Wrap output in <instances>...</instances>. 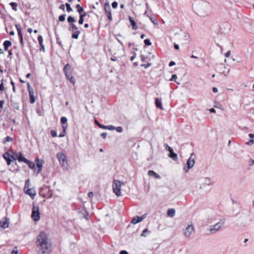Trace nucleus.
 I'll return each instance as SVG.
<instances>
[{"label": "nucleus", "mask_w": 254, "mask_h": 254, "mask_svg": "<svg viewBox=\"0 0 254 254\" xmlns=\"http://www.w3.org/2000/svg\"><path fill=\"white\" fill-rule=\"evenodd\" d=\"M36 243L39 254H50L51 245L47 233L41 232L37 237Z\"/></svg>", "instance_id": "obj_1"}, {"label": "nucleus", "mask_w": 254, "mask_h": 254, "mask_svg": "<svg viewBox=\"0 0 254 254\" xmlns=\"http://www.w3.org/2000/svg\"><path fill=\"white\" fill-rule=\"evenodd\" d=\"M210 8V4L206 1L197 0L193 3V9L194 12L202 17L209 15Z\"/></svg>", "instance_id": "obj_2"}, {"label": "nucleus", "mask_w": 254, "mask_h": 254, "mask_svg": "<svg viewBox=\"0 0 254 254\" xmlns=\"http://www.w3.org/2000/svg\"><path fill=\"white\" fill-rule=\"evenodd\" d=\"M253 221V216L249 212L243 213L240 214L236 225L239 227H248Z\"/></svg>", "instance_id": "obj_3"}, {"label": "nucleus", "mask_w": 254, "mask_h": 254, "mask_svg": "<svg viewBox=\"0 0 254 254\" xmlns=\"http://www.w3.org/2000/svg\"><path fill=\"white\" fill-rule=\"evenodd\" d=\"M125 184L124 182H121L118 180L113 181L112 185L113 190L117 196L121 195V186Z\"/></svg>", "instance_id": "obj_4"}, {"label": "nucleus", "mask_w": 254, "mask_h": 254, "mask_svg": "<svg viewBox=\"0 0 254 254\" xmlns=\"http://www.w3.org/2000/svg\"><path fill=\"white\" fill-rule=\"evenodd\" d=\"M194 233V227L192 222L188 223L187 226L184 229V235L185 238L189 239L191 236Z\"/></svg>", "instance_id": "obj_5"}, {"label": "nucleus", "mask_w": 254, "mask_h": 254, "mask_svg": "<svg viewBox=\"0 0 254 254\" xmlns=\"http://www.w3.org/2000/svg\"><path fill=\"white\" fill-rule=\"evenodd\" d=\"M225 224L224 220H220L218 222L210 226L209 231L211 234H214L223 228Z\"/></svg>", "instance_id": "obj_6"}, {"label": "nucleus", "mask_w": 254, "mask_h": 254, "mask_svg": "<svg viewBox=\"0 0 254 254\" xmlns=\"http://www.w3.org/2000/svg\"><path fill=\"white\" fill-rule=\"evenodd\" d=\"M57 157L61 165L66 168L67 166V161L65 155L63 153L60 152L57 154Z\"/></svg>", "instance_id": "obj_7"}, {"label": "nucleus", "mask_w": 254, "mask_h": 254, "mask_svg": "<svg viewBox=\"0 0 254 254\" xmlns=\"http://www.w3.org/2000/svg\"><path fill=\"white\" fill-rule=\"evenodd\" d=\"M200 189L204 188L206 186H211L213 185L214 184L213 181L212 180V179L208 177H206L201 179L200 180Z\"/></svg>", "instance_id": "obj_8"}, {"label": "nucleus", "mask_w": 254, "mask_h": 254, "mask_svg": "<svg viewBox=\"0 0 254 254\" xmlns=\"http://www.w3.org/2000/svg\"><path fill=\"white\" fill-rule=\"evenodd\" d=\"M69 65L68 64H66L64 68V71L67 77V78L69 80V81L74 84L75 82V80L73 79L71 73L69 69Z\"/></svg>", "instance_id": "obj_9"}, {"label": "nucleus", "mask_w": 254, "mask_h": 254, "mask_svg": "<svg viewBox=\"0 0 254 254\" xmlns=\"http://www.w3.org/2000/svg\"><path fill=\"white\" fill-rule=\"evenodd\" d=\"M32 218L35 221H38L40 219V213L38 206L33 205L32 212L31 215Z\"/></svg>", "instance_id": "obj_10"}, {"label": "nucleus", "mask_w": 254, "mask_h": 254, "mask_svg": "<svg viewBox=\"0 0 254 254\" xmlns=\"http://www.w3.org/2000/svg\"><path fill=\"white\" fill-rule=\"evenodd\" d=\"M194 160L190 157L187 161L186 166L184 168L185 172H188L190 169L193 167L194 165Z\"/></svg>", "instance_id": "obj_11"}, {"label": "nucleus", "mask_w": 254, "mask_h": 254, "mask_svg": "<svg viewBox=\"0 0 254 254\" xmlns=\"http://www.w3.org/2000/svg\"><path fill=\"white\" fill-rule=\"evenodd\" d=\"M113 53L118 58H120L124 55V50L123 47L119 48L118 50L116 51V49H113Z\"/></svg>", "instance_id": "obj_12"}, {"label": "nucleus", "mask_w": 254, "mask_h": 254, "mask_svg": "<svg viewBox=\"0 0 254 254\" xmlns=\"http://www.w3.org/2000/svg\"><path fill=\"white\" fill-rule=\"evenodd\" d=\"M146 217V215L144 214L141 217L136 216L132 218L131 223L133 224H136L142 221Z\"/></svg>", "instance_id": "obj_13"}, {"label": "nucleus", "mask_w": 254, "mask_h": 254, "mask_svg": "<svg viewBox=\"0 0 254 254\" xmlns=\"http://www.w3.org/2000/svg\"><path fill=\"white\" fill-rule=\"evenodd\" d=\"M9 224V220L6 218H3L0 221V227L5 229L8 227Z\"/></svg>", "instance_id": "obj_14"}, {"label": "nucleus", "mask_w": 254, "mask_h": 254, "mask_svg": "<svg viewBox=\"0 0 254 254\" xmlns=\"http://www.w3.org/2000/svg\"><path fill=\"white\" fill-rule=\"evenodd\" d=\"M169 151V154H168V156L172 158L174 161H177L178 159V155L174 152L173 149Z\"/></svg>", "instance_id": "obj_15"}, {"label": "nucleus", "mask_w": 254, "mask_h": 254, "mask_svg": "<svg viewBox=\"0 0 254 254\" xmlns=\"http://www.w3.org/2000/svg\"><path fill=\"white\" fill-rule=\"evenodd\" d=\"M11 156L10 155V154L7 153L5 152L3 155V157L4 158V159L6 161L7 164L8 165H9L11 162Z\"/></svg>", "instance_id": "obj_16"}, {"label": "nucleus", "mask_w": 254, "mask_h": 254, "mask_svg": "<svg viewBox=\"0 0 254 254\" xmlns=\"http://www.w3.org/2000/svg\"><path fill=\"white\" fill-rule=\"evenodd\" d=\"M105 9L106 12L107 14V16H108L109 19L110 21L112 20V13H111V7H110V5L109 4H108L107 7H106L105 6Z\"/></svg>", "instance_id": "obj_17"}, {"label": "nucleus", "mask_w": 254, "mask_h": 254, "mask_svg": "<svg viewBox=\"0 0 254 254\" xmlns=\"http://www.w3.org/2000/svg\"><path fill=\"white\" fill-rule=\"evenodd\" d=\"M26 194L29 195L32 198L34 197L36 195V191L32 189H28L25 190Z\"/></svg>", "instance_id": "obj_18"}, {"label": "nucleus", "mask_w": 254, "mask_h": 254, "mask_svg": "<svg viewBox=\"0 0 254 254\" xmlns=\"http://www.w3.org/2000/svg\"><path fill=\"white\" fill-rule=\"evenodd\" d=\"M128 19H129V22H130L132 28L134 30H136L137 29V26L136 25V22H135V21L133 20V19L131 16H129Z\"/></svg>", "instance_id": "obj_19"}, {"label": "nucleus", "mask_w": 254, "mask_h": 254, "mask_svg": "<svg viewBox=\"0 0 254 254\" xmlns=\"http://www.w3.org/2000/svg\"><path fill=\"white\" fill-rule=\"evenodd\" d=\"M155 105L157 108L160 109L162 110H163V107L162 105V101L160 99L156 98L155 99Z\"/></svg>", "instance_id": "obj_20"}, {"label": "nucleus", "mask_w": 254, "mask_h": 254, "mask_svg": "<svg viewBox=\"0 0 254 254\" xmlns=\"http://www.w3.org/2000/svg\"><path fill=\"white\" fill-rule=\"evenodd\" d=\"M29 97H30V103L31 104H33L35 102V98L34 97V94L33 90L30 91Z\"/></svg>", "instance_id": "obj_21"}, {"label": "nucleus", "mask_w": 254, "mask_h": 254, "mask_svg": "<svg viewBox=\"0 0 254 254\" xmlns=\"http://www.w3.org/2000/svg\"><path fill=\"white\" fill-rule=\"evenodd\" d=\"M148 175L150 176H153L156 179H160V176L157 173H156L154 171L149 170L148 172Z\"/></svg>", "instance_id": "obj_22"}, {"label": "nucleus", "mask_w": 254, "mask_h": 254, "mask_svg": "<svg viewBox=\"0 0 254 254\" xmlns=\"http://www.w3.org/2000/svg\"><path fill=\"white\" fill-rule=\"evenodd\" d=\"M176 211L174 209H169L167 211V215L170 217H173L175 215Z\"/></svg>", "instance_id": "obj_23"}, {"label": "nucleus", "mask_w": 254, "mask_h": 254, "mask_svg": "<svg viewBox=\"0 0 254 254\" xmlns=\"http://www.w3.org/2000/svg\"><path fill=\"white\" fill-rule=\"evenodd\" d=\"M16 159L18 160L19 162H23L24 163L28 162V160L25 157H23L21 153H19V156H17Z\"/></svg>", "instance_id": "obj_24"}, {"label": "nucleus", "mask_w": 254, "mask_h": 254, "mask_svg": "<svg viewBox=\"0 0 254 254\" xmlns=\"http://www.w3.org/2000/svg\"><path fill=\"white\" fill-rule=\"evenodd\" d=\"M11 43L8 40L5 41L3 43V46L5 51H7L8 50V47L11 46Z\"/></svg>", "instance_id": "obj_25"}, {"label": "nucleus", "mask_w": 254, "mask_h": 254, "mask_svg": "<svg viewBox=\"0 0 254 254\" xmlns=\"http://www.w3.org/2000/svg\"><path fill=\"white\" fill-rule=\"evenodd\" d=\"M36 161L38 162L37 163V167L38 168V171L37 172V173L38 174L42 170V163L39 162V159L38 158H36Z\"/></svg>", "instance_id": "obj_26"}, {"label": "nucleus", "mask_w": 254, "mask_h": 254, "mask_svg": "<svg viewBox=\"0 0 254 254\" xmlns=\"http://www.w3.org/2000/svg\"><path fill=\"white\" fill-rule=\"evenodd\" d=\"M80 33V31H78V30H76L75 32H73V33L72 34V38L77 39L78 38V36Z\"/></svg>", "instance_id": "obj_27"}, {"label": "nucleus", "mask_w": 254, "mask_h": 254, "mask_svg": "<svg viewBox=\"0 0 254 254\" xmlns=\"http://www.w3.org/2000/svg\"><path fill=\"white\" fill-rule=\"evenodd\" d=\"M15 27L17 29L18 34L19 36L21 37L22 30H21V26L19 24H16V25H15Z\"/></svg>", "instance_id": "obj_28"}, {"label": "nucleus", "mask_w": 254, "mask_h": 254, "mask_svg": "<svg viewBox=\"0 0 254 254\" xmlns=\"http://www.w3.org/2000/svg\"><path fill=\"white\" fill-rule=\"evenodd\" d=\"M78 29L77 27L74 24H71L70 26L69 27L68 30L72 32H73L74 30H77Z\"/></svg>", "instance_id": "obj_29"}, {"label": "nucleus", "mask_w": 254, "mask_h": 254, "mask_svg": "<svg viewBox=\"0 0 254 254\" xmlns=\"http://www.w3.org/2000/svg\"><path fill=\"white\" fill-rule=\"evenodd\" d=\"M25 163L28 165L29 167L30 168L33 169H36L35 164L33 162H32L28 160V162H26Z\"/></svg>", "instance_id": "obj_30"}, {"label": "nucleus", "mask_w": 254, "mask_h": 254, "mask_svg": "<svg viewBox=\"0 0 254 254\" xmlns=\"http://www.w3.org/2000/svg\"><path fill=\"white\" fill-rule=\"evenodd\" d=\"M76 8L77 9V11L79 13H81L83 11V8L82 7H81L79 4H77L76 5Z\"/></svg>", "instance_id": "obj_31"}, {"label": "nucleus", "mask_w": 254, "mask_h": 254, "mask_svg": "<svg viewBox=\"0 0 254 254\" xmlns=\"http://www.w3.org/2000/svg\"><path fill=\"white\" fill-rule=\"evenodd\" d=\"M10 5H11V7H12L13 10H14V11H16L17 10V4L16 3L14 2H12L10 3Z\"/></svg>", "instance_id": "obj_32"}, {"label": "nucleus", "mask_w": 254, "mask_h": 254, "mask_svg": "<svg viewBox=\"0 0 254 254\" xmlns=\"http://www.w3.org/2000/svg\"><path fill=\"white\" fill-rule=\"evenodd\" d=\"M82 211H83V212H82V213L83 215V217L86 220H89V215H88V213L84 210H83Z\"/></svg>", "instance_id": "obj_33"}, {"label": "nucleus", "mask_w": 254, "mask_h": 254, "mask_svg": "<svg viewBox=\"0 0 254 254\" xmlns=\"http://www.w3.org/2000/svg\"><path fill=\"white\" fill-rule=\"evenodd\" d=\"M177 78V76L176 74H173L172 76V78L171 79V81H174L176 82V83L177 84H178V85H180V83L178 81H176V79Z\"/></svg>", "instance_id": "obj_34"}, {"label": "nucleus", "mask_w": 254, "mask_h": 254, "mask_svg": "<svg viewBox=\"0 0 254 254\" xmlns=\"http://www.w3.org/2000/svg\"><path fill=\"white\" fill-rule=\"evenodd\" d=\"M38 40L40 45V47H43V37L42 36L39 35L38 37Z\"/></svg>", "instance_id": "obj_35"}, {"label": "nucleus", "mask_w": 254, "mask_h": 254, "mask_svg": "<svg viewBox=\"0 0 254 254\" xmlns=\"http://www.w3.org/2000/svg\"><path fill=\"white\" fill-rule=\"evenodd\" d=\"M65 6H66V10L69 12H71L72 11V8L71 7L70 4L68 3H65Z\"/></svg>", "instance_id": "obj_36"}, {"label": "nucleus", "mask_w": 254, "mask_h": 254, "mask_svg": "<svg viewBox=\"0 0 254 254\" xmlns=\"http://www.w3.org/2000/svg\"><path fill=\"white\" fill-rule=\"evenodd\" d=\"M67 118L64 117H63L61 118V122L63 125L65 124L67 122Z\"/></svg>", "instance_id": "obj_37"}, {"label": "nucleus", "mask_w": 254, "mask_h": 254, "mask_svg": "<svg viewBox=\"0 0 254 254\" xmlns=\"http://www.w3.org/2000/svg\"><path fill=\"white\" fill-rule=\"evenodd\" d=\"M65 14H63L59 16V19L60 21H64L65 20Z\"/></svg>", "instance_id": "obj_38"}, {"label": "nucleus", "mask_w": 254, "mask_h": 254, "mask_svg": "<svg viewBox=\"0 0 254 254\" xmlns=\"http://www.w3.org/2000/svg\"><path fill=\"white\" fill-rule=\"evenodd\" d=\"M18 156H19V153H17L16 152H14L13 153V155L11 157L12 159H13V160H16V158Z\"/></svg>", "instance_id": "obj_39"}, {"label": "nucleus", "mask_w": 254, "mask_h": 254, "mask_svg": "<svg viewBox=\"0 0 254 254\" xmlns=\"http://www.w3.org/2000/svg\"><path fill=\"white\" fill-rule=\"evenodd\" d=\"M67 21L69 23L74 22L75 21V19L73 17L69 16L67 18Z\"/></svg>", "instance_id": "obj_40"}, {"label": "nucleus", "mask_w": 254, "mask_h": 254, "mask_svg": "<svg viewBox=\"0 0 254 254\" xmlns=\"http://www.w3.org/2000/svg\"><path fill=\"white\" fill-rule=\"evenodd\" d=\"M144 42L146 45L150 46L151 45V42L149 39H145Z\"/></svg>", "instance_id": "obj_41"}, {"label": "nucleus", "mask_w": 254, "mask_h": 254, "mask_svg": "<svg viewBox=\"0 0 254 254\" xmlns=\"http://www.w3.org/2000/svg\"><path fill=\"white\" fill-rule=\"evenodd\" d=\"M106 129L113 130L115 129V127L113 126H106Z\"/></svg>", "instance_id": "obj_42"}, {"label": "nucleus", "mask_w": 254, "mask_h": 254, "mask_svg": "<svg viewBox=\"0 0 254 254\" xmlns=\"http://www.w3.org/2000/svg\"><path fill=\"white\" fill-rule=\"evenodd\" d=\"M254 139H251L248 142H247L246 143V144L248 145L251 146V145H253L254 144Z\"/></svg>", "instance_id": "obj_43"}, {"label": "nucleus", "mask_w": 254, "mask_h": 254, "mask_svg": "<svg viewBox=\"0 0 254 254\" xmlns=\"http://www.w3.org/2000/svg\"><path fill=\"white\" fill-rule=\"evenodd\" d=\"M51 135L54 137H56L57 136V132L54 130H52L51 131Z\"/></svg>", "instance_id": "obj_44"}, {"label": "nucleus", "mask_w": 254, "mask_h": 254, "mask_svg": "<svg viewBox=\"0 0 254 254\" xmlns=\"http://www.w3.org/2000/svg\"><path fill=\"white\" fill-rule=\"evenodd\" d=\"M118 3L116 1H114L112 3V7L114 8H116L117 7H118Z\"/></svg>", "instance_id": "obj_45"}, {"label": "nucleus", "mask_w": 254, "mask_h": 254, "mask_svg": "<svg viewBox=\"0 0 254 254\" xmlns=\"http://www.w3.org/2000/svg\"><path fill=\"white\" fill-rule=\"evenodd\" d=\"M83 20H83V16H80L78 23L80 24H82L83 23Z\"/></svg>", "instance_id": "obj_46"}, {"label": "nucleus", "mask_w": 254, "mask_h": 254, "mask_svg": "<svg viewBox=\"0 0 254 254\" xmlns=\"http://www.w3.org/2000/svg\"><path fill=\"white\" fill-rule=\"evenodd\" d=\"M147 232H148V229H144V230L142 231V234H141V236H143V237H145V236H146L145 233H147Z\"/></svg>", "instance_id": "obj_47"}, {"label": "nucleus", "mask_w": 254, "mask_h": 254, "mask_svg": "<svg viewBox=\"0 0 254 254\" xmlns=\"http://www.w3.org/2000/svg\"><path fill=\"white\" fill-rule=\"evenodd\" d=\"M12 138L9 136H7L5 138V141L4 142H9V141H11L12 140Z\"/></svg>", "instance_id": "obj_48"}, {"label": "nucleus", "mask_w": 254, "mask_h": 254, "mask_svg": "<svg viewBox=\"0 0 254 254\" xmlns=\"http://www.w3.org/2000/svg\"><path fill=\"white\" fill-rule=\"evenodd\" d=\"M115 129L119 132H121L123 130L122 127H115Z\"/></svg>", "instance_id": "obj_49"}, {"label": "nucleus", "mask_w": 254, "mask_h": 254, "mask_svg": "<svg viewBox=\"0 0 254 254\" xmlns=\"http://www.w3.org/2000/svg\"><path fill=\"white\" fill-rule=\"evenodd\" d=\"M184 38L186 40H188L190 39V35L188 33H185L184 35Z\"/></svg>", "instance_id": "obj_50"}, {"label": "nucleus", "mask_w": 254, "mask_h": 254, "mask_svg": "<svg viewBox=\"0 0 254 254\" xmlns=\"http://www.w3.org/2000/svg\"><path fill=\"white\" fill-rule=\"evenodd\" d=\"M150 19L154 24L157 25L158 22L156 20L153 19L152 17H150Z\"/></svg>", "instance_id": "obj_51"}, {"label": "nucleus", "mask_w": 254, "mask_h": 254, "mask_svg": "<svg viewBox=\"0 0 254 254\" xmlns=\"http://www.w3.org/2000/svg\"><path fill=\"white\" fill-rule=\"evenodd\" d=\"M62 127L63 129V131L65 132V130L67 127V124H64L62 125Z\"/></svg>", "instance_id": "obj_52"}, {"label": "nucleus", "mask_w": 254, "mask_h": 254, "mask_svg": "<svg viewBox=\"0 0 254 254\" xmlns=\"http://www.w3.org/2000/svg\"><path fill=\"white\" fill-rule=\"evenodd\" d=\"M151 64H142L141 65V66L144 67L145 68H146L148 67H149L151 65Z\"/></svg>", "instance_id": "obj_53"}, {"label": "nucleus", "mask_w": 254, "mask_h": 254, "mask_svg": "<svg viewBox=\"0 0 254 254\" xmlns=\"http://www.w3.org/2000/svg\"><path fill=\"white\" fill-rule=\"evenodd\" d=\"M164 146H165V147L166 149L167 150H168V151H169V150H172V148L171 147H170V146H169L167 144H165L164 145Z\"/></svg>", "instance_id": "obj_54"}, {"label": "nucleus", "mask_w": 254, "mask_h": 254, "mask_svg": "<svg viewBox=\"0 0 254 254\" xmlns=\"http://www.w3.org/2000/svg\"><path fill=\"white\" fill-rule=\"evenodd\" d=\"M65 135V132L62 131L59 135L60 137H64Z\"/></svg>", "instance_id": "obj_55"}, {"label": "nucleus", "mask_w": 254, "mask_h": 254, "mask_svg": "<svg viewBox=\"0 0 254 254\" xmlns=\"http://www.w3.org/2000/svg\"><path fill=\"white\" fill-rule=\"evenodd\" d=\"M98 127L100 128H102V129H106V126H104V125H102V124H99V126Z\"/></svg>", "instance_id": "obj_56"}, {"label": "nucleus", "mask_w": 254, "mask_h": 254, "mask_svg": "<svg viewBox=\"0 0 254 254\" xmlns=\"http://www.w3.org/2000/svg\"><path fill=\"white\" fill-rule=\"evenodd\" d=\"M230 54H231V51H228L225 54V56L226 58H228V57H229L230 56Z\"/></svg>", "instance_id": "obj_57"}, {"label": "nucleus", "mask_w": 254, "mask_h": 254, "mask_svg": "<svg viewBox=\"0 0 254 254\" xmlns=\"http://www.w3.org/2000/svg\"><path fill=\"white\" fill-rule=\"evenodd\" d=\"M107 135V134L106 133H105V132L102 133L101 134V136L103 138H106Z\"/></svg>", "instance_id": "obj_58"}, {"label": "nucleus", "mask_w": 254, "mask_h": 254, "mask_svg": "<svg viewBox=\"0 0 254 254\" xmlns=\"http://www.w3.org/2000/svg\"><path fill=\"white\" fill-rule=\"evenodd\" d=\"M59 8H60V9H62V10H64V9H65V6H64V4H61V5L60 6Z\"/></svg>", "instance_id": "obj_59"}, {"label": "nucleus", "mask_w": 254, "mask_h": 254, "mask_svg": "<svg viewBox=\"0 0 254 254\" xmlns=\"http://www.w3.org/2000/svg\"><path fill=\"white\" fill-rule=\"evenodd\" d=\"M29 180H27L26 181V182H25V189L26 188V187H28L29 186Z\"/></svg>", "instance_id": "obj_60"}, {"label": "nucleus", "mask_w": 254, "mask_h": 254, "mask_svg": "<svg viewBox=\"0 0 254 254\" xmlns=\"http://www.w3.org/2000/svg\"><path fill=\"white\" fill-rule=\"evenodd\" d=\"M88 196L89 197H92L93 196V192L92 191H90V192H88Z\"/></svg>", "instance_id": "obj_61"}, {"label": "nucleus", "mask_w": 254, "mask_h": 254, "mask_svg": "<svg viewBox=\"0 0 254 254\" xmlns=\"http://www.w3.org/2000/svg\"><path fill=\"white\" fill-rule=\"evenodd\" d=\"M4 89V86H3V83L2 82L0 84V91H2Z\"/></svg>", "instance_id": "obj_62"}, {"label": "nucleus", "mask_w": 254, "mask_h": 254, "mask_svg": "<svg viewBox=\"0 0 254 254\" xmlns=\"http://www.w3.org/2000/svg\"><path fill=\"white\" fill-rule=\"evenodd\" d=\"M120 254H128L127 252L126 251H121L120 252Z\"/></svg>", "instance_id": "obj_63"}, {"label": "nucleus", "mask_w": 254, "mask_h": 254, "mask_svg": "<svg viewBox=\"0 0 254 254\" xmlns=\"http://www.w3.org/2000/svg\"><path fill=\"white\" fill-rule=\"evenodd\" d=\"M212 90L214 93H217L218 92V89L216 87H213Z\"/></svg>", "instance_id": "obj_64"}]
</instances>
